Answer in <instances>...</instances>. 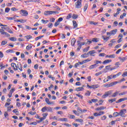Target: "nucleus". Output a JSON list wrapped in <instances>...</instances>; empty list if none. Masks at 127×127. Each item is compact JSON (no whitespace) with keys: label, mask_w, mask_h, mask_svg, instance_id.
I'll list each match as a JSON object with an SVG mask.
<instances>
[{"label":"nucleus","mask_w":127,"mask_h":127,"mask_svg":"<svg viewBox=\"0 0 127 127\" xmlns=\"http://www.w3.org/2000/svg\"><path fill=\"white\" fill-rule=\"evenodd\" d=\"M112 93H113L112 90L107 91L105 92L104 94L102 96V98H103V99H106V98L109 97L110 95H112Z\"/></svg>","instance_id":"1"},{"label":"nucleus","mask_w":127,"mask_h":127,"mask_svg":"<svg viewBox=\"0 0 127 127\" xmlns=\"http://www.w3.org/2000/svg\"><path fill=\"white\" fill-rule=\"evenodd\" d=\"M126 113H127L126 109H122L120 111V112L119 113V115H120L121 117H122V118H126L125 114Z\"/></svg>","instance_id":"2"},{"label":"nucleus","mask_w":127,"mask_h":127,"mask_svg":"<svg viewBox=\"0 0 127 127\" xmlns=\"http://www.w3.org/2000/svg\"><path fill=\"white\" fill-rule=\"evenodd\" d=\"M82 7V3L81 0H77L75 2V8H81Z\"/></svg>","instance_id":"3"},{"label":"nucleus","mask_w":127,"mask_h":127,"mask_svg":"<svg viewBox=\"0 0 127 127\" xmlns=\"http://www.w3.org/2000/svg\"><path fill=\"white\" fill-rule=\"evenodd\" d=\"M17 68L20 71H22V64L21 63L18 64L16 65V69H17Z\"/></svg>","instance_id":"4"},{"label":"nucleus","mask_w":127,"mask_h":127,"mask_svg":"<svg viewBox=\"0 0 127 127\" xmlns=\"http://www.w3.org/2000/svg\"><path fill=\"white\" fill-rule=\"evenodd\" d=\"M28 2H38V3H40L41 1L40 0H28Z\"/></svg>","instance_id":"5"},{"label":"nucleus","mask_w":127,"mask_h":127,"mask_svg":"<svg viewBox=\"0 0 127 127\" xmlns=\"http://www.w3.org/2000/svg\"><path fill=\"white\" fill-rule=\"evenodd\" d=\"M20 12H22V14H23L24 16H27V15H28V12L25 10H21Z\"/></svg>","instance_id":"6"},{"label":"nucleus","mask_w":127,"mask_h":127,"mask_svg":"<svg viewBox=\"0 0 127 127\" xmlns=\"http://www.w3.org/2000/svg\"><path fill=\"white\" fill-rule=\"evenodd\" d=\"M45 101L48 104V105H54V103L53 102H50L48 98H46L45 99Z\"/></svg>","instance_id":"7"},{"label":"nucleus","mask_w":127,"mask_h":127,"mask_svg":"<svg viewBox=\"0 0 127 127\" xmlns=\"http://www.w3.org/2000/svg\"><path fill=\"white\" fill-rule=\"evenodd\" d=\"M98 65H96L95 64H92L89 66V69L90 70H92V69H95V68H97V67H98Z\"/></svg>","instance_id":"8"},{"label":"nucleus","mask_w":127,"mask_h":127,"mask_svg":"<svg viewBox=\"0 0 127 127\" xmlns=\"http://www.w3.org/2000/svg\"><path fill=\"white\" fill-rule=\"evenodd\" d=\"M111 35H115L118 32V29H115L110 31Z\"/></svg>","instance_id":"9"},{"label":"nucleus","mask_w":127,"mask_h":127,"mask_svg":"<svg viewBox=\"0 0 127 127\" xmlns=\"http://www.w3.org/2000/svg\"><path fill=\"white\" fill-rule=\"evenodd\" d=\"M47 112H49L50 113H52L53 112V108L50 107H47Z\"/></svg>","instance_id":"10"},{"label":"nucleus","mask_w":127,"mask_h":127,"mask_svg":"<svg viewBox=\"0 0 127 127\" xmlns=\"http://www.w3.org/2000/svg\"><path fill=\"white\" fill-rule=\"evenodd\" d=\"M11 67H13L14 71H16V70H18L17 68H15V67H16V64H15V63H11Z\"/></svg>","instance_id":"11"},{"label":"nucleus","mask_w":127,"mask_h":127,"mask_svg":"<svg viewBox=\"0 0 127 127\" xmlns=\"http://www.w3.org/2000/svg\"><path fill=\"white\" fill-rule=\"evenodd\" d=\"M105 109H106V107H104V106H101L100 107H98L96 109V111H103V110H105Z\"/></svg>","instance_id":"12"},{"label":"nucleus","mask_w":127,"mask_h":127,"mask_svg":"<svg viewBox=\"0 0 127 127\" xmlns=\"http://www.w3.org/2000/svg\"><path fill=\"white\" fill-rule=\"evenodd\" d=\"M87 57H89V53L87 54H84L81 56V58H87Z\"/></svg>","instance_id":"13"},{"label":"nucleus","mask_w":127,"mask_h":127,"mask_svg":"<svg viewBox=\"0 0 127 127\" xmlns=\"http://www.w3.org/2000/svg\"><path fill=\"white\" fill-rule=\"evenodd\" d=\"M75 43H76V39L75 38H73L71 41V45L72 46H74L75 45Z\"/></svg>","instance_id":"14"},{"label":"nucleus","mask_w":127,"mask_h":127,"mask_svg":"<svg viewBox=\"0 0 127 127\" xmlns=\"http://www.w3.org/2000/svg\"><path fill=\"white\" fill-rule=\"evenodd\" d=\"M51 13H52L51 11H45L44 12V14L45 15H50L52 14Z\"/></svg>","instance_id":"15"},{"label":"nucleus","mask_w":127,"mask_h":127,"mask_svg":"<svg viewBox=\"0 0 127 127\" xmlns=\"http://www.w3.org/2000/svg\"><path fill=\"white\" fill-rule=\"evenodd\" d=\"M58 121L60 122H67L68 121V119L67 118H60L58 119Z\"/></svg>","instance_id":"16"},{"label":"nucleus","mask_w":127,"mask_h":127,"mask_svg":"<svg viewBox=\"0 0 127 127\" xmlns=\"http://www.w3.org/2000/svg\"><path fill=\"white\" fill-rule=\"evenodd\" d=\"M127 57H123V58H121L119 57V59H120V61H122V62H124L126 61V60L127 59Z\"/></svg>","instance_id":"17"},{"label":"nucleus","mask_w":127,"mask_h":127,"mask_svg":"<svg viewBox=\"0 0 127 127\" xmlns=\"http://www.w3.org/2000/svg\"><path fill=\"white\" fill-rule=\"evenodd\" d=\"M112 62V60H106L104 61L102 63L103 64H107L108 63H111Z\"/></svg>","instance_id":"18"},{"label":"nucleus","mask_w":127,"mask_h":127,"mask_svg":"<svg viewBox=\"0 0 127 127\" xmlns=\"http://www.w3.org/2000/svg\"><path fill=\"white\" fill-rule=\"evenodd\" d=\"M72 23L73 28H76L77 26H78V24H77V22H76V21H73Z\"/></svg>","instance_id":"19"},{"label":"nucleus","mask_w":127,"mask_h":127,"mask_svg":"<svg viewBox=\"0 0 127 127\" xmlns=\"http://www.w3.org/2000/svg\"><path fill=\"white\" fill-rule=\"evenodd\" d=\"M96 52H95V51H91L88 52V55L90 54V56H95L93 54H95Z\"/></svg>","instance_id":"20"},{"label":"nucleus","mask_w":127,"mask_h":127,"mask_svg":"<svg viewBox=\"0 0 127 127\" xmlns=\"http://www.w3.org/2000/svg\"><path fill=\"white\" fill-rule=\"evenodd\" d=\"M41 112H42V113H45V112H47V107L45 106L42 108Z\"/></svg>","instance_id":"21"},{"label":"nucleus","mask_w":127,"mask_h":127,"mask_svg":"<svg viewBox=\"0 0 127 127\" xmlns=\"http://www.w3.org/2000/svg\"><path fill=\"white\" fill-rule=\"evenodd\" d=\"M17 22H20L21 23H24V22H26V20H25L21 19L20 20H16Z\"/></svg>","instance_id":"22"},{"label":"nucleus","mask_w":127,"mask_h":127,"mask_svg":"<svg viewBox=\"0 0 127 127\" xmlns=\"http://www.w3.org/2000/svg\"><path fill=\"white\" fill-rule=\"evenodd\" d=\"M115 55H107L106 56V58H115Z\"/></svg>","instance_id":"23"},{"label":"nucleus","mask_w":127,"mask_h":127,"mask_svg":"<svg viewBox=\"0 0 127 127\" xmlns=\"http://www.w3.org/2000/svg\"><path fill=\"white\" fill-rule=\"evenodd\" d=\"M119 94V91H116V92H115L113 94L112 97H117V96H118Z\"/></svg>","instance_id":"24"},{"label":"nucleus","mask_w":127,"mask_h":127,"mask_svg":"<svg viewBox=\"0 0 127 127\" xmlns=\"http://www.w3.org/2000/svg\"><path fill=\"white\" fill-rule=\"evenodd\" d=\"M78 16H79V15L75 14H73L72 15V18H73V19H76V18H78Z\"/></svg>","instance_id":"25"},{"label":"nucleus","mask_w":127,"mask_h":127,"mask_svg":"<svg viewBox=\"0 0 127 127\" xmlns=\"http://www.w3.org/2000/svg\"><path fill=\"white\" fill-rule=\"evenodd\" d=\"M116 101H117V98H113L112 99H109L108 100V102H109V103H114V102H116Z\"/></svg>","instance_id":"26"},{"label":"nucleus","mask_w":127,"mask_h":127,"mask_svg":"<svg viewBox=\"0 0 127 127\" xmlns=\"http://www.w3.org/2000/svg\"><path fill=\"white\" fill-rule=\"evenodd\" d=\"M94 63L95 65H98V64H102V61H95Z\"/></svg>","instance_id":"27"},{"label":"nucleus","mask_w":127,"mask_h":127,"mask_svg":"<svg viewBox=\"0 0 127 127\" xmlns=\"http://www.w3.org/2000/svg\"><path fill=\"white\" fill-rule=\"evenodd\" d=\"M102 38L103 40H105V41H108V40H109V39H110V37H105V36H102Z\"/></svg>","instance_id":"28"},{"label":"nucleus","mask_w":127,"mask_h":127,"mask_svg":"<svg viewBox=\"0 0 127 127\" xmlns=\"http://www.w3.org/2000/svg\"><path fill=\"white\" fill-rule=\"evenodd\" d=\"M89 48H90L89 46L87 47L83 50V52H88V51H89Z\"/></svg>","instance_id":"29"},{"label":"nucleus","mask_w":127,"mask_h":127,"mask_svg":"<svg viewBox=\"0 0 127 127\" xmlns=\"http://www.w3.org/2000/svg\"><path fill=\"white\" fill-rule=\"evenodd\" d=\"M76 91H83L84 90V87H77L76 88Z\"/></svg>","instance_id":"30"},{"label":"nucleus","mask_w":127,"mask_h":127,"mask_svg":"<svg viewBox=\"0 0 127 127\" xmlns=\"http://www.w3.org/2000/svg\"><path fill=\"white\" fill-rule=\"evenodd\" d=\"M118 116H120L119 113L115 112L113 113V116L114 117V118H116V117H118Z\"/></svg>","instance_id":"31"},{"label":"nucleus","mask_w":127,"mask_h":127,"mask_svg":"<svg viewBox=\"0 0 127 127\" xmlns=\"http://www.w3.org/2000/svg\"><path fill=\"white\" fill-rule=\"evenodd\" d=\"M104 86L106 87V88H110V87H113V85H112V83H111L110 84H107Z\"/></svg>","instance_id":"32"},{"label":"nucleus","mask_w":127,"mask_h":127,"mask_svg":"<svg viewBox=\"0 0 127 127\" xmlns=\"http://www.w3.org/2000/svg\"><path fill=\"white\" fill-rule=\"evenodd\" d=\"M44 36H40L39 37H37V38H36L35 39V41H37V40H39V39H41V38H42V37H44Z\"/></svg>","instance_id":"33"},{"label":"nucleus","mask_w":127,"mask_h":127,"mask_svg":"<svg viewBox=\"0 0 127 127\" xmlns=\"http://www.w3.org/2000/svg\"><path fill=\"white\" fill-rule=\"evenodd\" d=\"M72 17V14L71 13H69L68 14V15L66 16V18L67 19H70V18H71Z\"/></svg>","instance_id":"34"},{"label":"nucleus","mask_w":127,"mask_h":127,"mask_svg":"<svg viewBox=\"0 0 127 127\" xmlns=\"http://www.w3.org/2000/svg\"><path fill=\"white\" fill-rule=\"evenodd\" d=\"M88 8V4H85L83 8L84 11H86Z\"/></svg>","instance_id":"35"},{"label":"nucleus","mask_w":127,"mask_h":127,"mask_svg":"<svg viewBox=\"0 0 127 127\" xmlns=\"http://www.w3.org/2000/svg\"><path fill=\"white\" fill-rule=\"evenodd\" d=\"M122 102H124L123 98L120 99L117 101H116V104H119V103H122Z\"/></svg>","instance_id":"36"},{"label":"nucleus","mask_w":127,"mask_h":127,"mask_svg":"<svg viewBox=\"0 0 127 127\" xmlns=\"http://www.w3.org/2000/svg\"><path fill=\"white\" fill-rule=\"evenodd\" d=\"M127 92H123L119 94V96H124V95H126L127 94Z\"/></svg>","instance_id":"37"},{"label":"nucleus","mask_w":127,"mask_h":127,"mask_svg":"<svg viewBox=\"0 0 127 127\" xmlns=\"http://www.w3.org/2000/svg\"><path fill=\"white\" fill-rule=\"evenodd\" d=\"M25 37L26 38V39H31V38H32V36L27 35V36H25Z\"/></svg>","instance_id":"38"},{"label":"nucleus","mask_w":127,"mask_h":127,"mask_svg":"<svg viewBox=\"0 0 127 127\" xmlns=\"http://www.w3.org/2000/svg\"><path fill=\"white\" fill-rule=\"evenodd\" d=\"M6 53H9L10 52L11 53H14V51H13V50H8L6 51Z\"/></svg>","instance_id":"39"},{"label":"nucleus","mask_w":127,"mask_h":127,"mask_svg":"<svg viewBox=\"0 0 127 127\" xmlns=\"http://www.w3.org/2000/svg\"><path fill=\"white\" fill-rule=\"evenodd\" d=\"M91 95V92L89 91H87L86 93H85V96H90Z\"/></svg>","instance_id":"40"},{"label":"nucleus","mask_w":127,"mask_h":127,"mask_svg":"<svg viewBox=\"0 0 127 127\" xmlns=\"http://www.w3.org/2000/svg\"><path fill=\"white\" fill-rule=\"evenodd\" d=\"M90 24H93V25H97L98 24V22H94V21H90Z\"/></svg>","instance_id":"41"},{"label":"nucleus","mask_w":127,"mask_h":127,"mask_svg":"<svg viewBox=\"0 0 127 127\" xmlns=\"http://www.w3.org/2000/svg\"><path fill=\"white\" fill-rule=\"evenodd\" d=\"M87 88H89V89H94V85H89V84H87Z\"/></svg>","instance_id":"42"},{"label":"nucleus","mask_w":127,"mask_h":127,"mask_svg":"<svg viewBox=\"0 0 127 127\" xmlns=\"http://www.w3.org/2000/svg\"><path fill=\"white\" fill-rule=\"evenodd\" d=\"M9 39L11 40V41H16V38L11 37L9 38Z\"/></svg>","instance_id":"43"},{"label":"nucleus","mask_w":127,"mask_h":127,"mask_svg":"<svg viewBox=\"0 0 127 127\" xmlns=\"http://www.w3.org/2000/svg\"><path fill=\"white\" fill-rule=\"evenodd\" d=\"M120 83V81H115L114 82H111V84L112 86H114V85H117V84H119Z\"/></svg>","instance_id":"44"},{"label":"nucleus","mask_w":127,"mask_h":127,"mask_svg":"<svg viewBox=\"0 0 127 127\" xmlns=\"http://www.w3.org/2000/svg\"><path fill=\"white\" fill-rule=\"evenodd\" d=\"M29 114L30 115H31V116H34V115H36V112H32V111H30Z\"/></svg>","instance_id":"45"},{"label":"nucleus","mask_w":127,"mask_h":127,"mask_svg":"<svg viewBox=\"0 0 127 127\" xmlns=\"http://www.w3.org/2000/svg\"><path fill=\"white\" fill-rule=\"evenodd\" d=\"M32 48V46L28 45L26 47V49H27V50H30Z\"/></svg>","instance_id":"46"},{"label":"nucleus","mask_w":127,"mask_h":127,"mask_svg":"<svg viewBox=\"0 0 127 127\" xmlns=\"http://www.w3.org/2000/svg\"><path fill=\"white\" fill-rule=\"evenodd\" d=\"M7 43V41H2L1 43V45H2V46L5 45V44H6Z\"/></svg>","instance_id":"47"},{"label":"nucleus","mask_w":127,"mask_h":127,"mask_svg":"<svg viewBox=\"0 0 127 127\" xmlns=\"http://www.w3.org/2000/svg\"><path fill=\"white\" fill-rule=\"evenodd\" d=\"M103 74V71H99L95 74V76H99V75H102Z\"/></svg>","instance_id":"48"},{"label":"nucleus","mask_w":127,"mask_h":127,"mask_svg":"<svg viewBox=\"0 0 127 127\" xmlns=\"http://www.w3.org/2000/svg\"><path fill=\"white\" fill-rule=\"evenodd\" d=\"M92 41H93V42H98L99 40H98V39L95 38L92 40Z\"/></svg>","instance_id":"49"},{"label":"nucleus","mask_w":127,"mask_h":127,"mask_svg":"<svg viewBox=\"0 0 127 127\" xmlns=\"http://www.w3.org/2000/svg\"><path fill=\"white\" fill-rule=\"evenodd\" d=\"M11 10H12V11H16L18 10V9H16L15 7H12Z\"/></svg>","instance_id":"50"},{"label":"nucleus","mask_w":127,"mask_h":127,"mask_svg":"<svg viewBox=\"0 0 127 127\" xmlns=\"http://www.w3.org/2000/svg\"><path fill=\"white\" fill-rule=\"evenodd\" d=\"M59 24H60V22H59V21H57V22H56L55 23V26H56V27L58 26V25H59Z\"/></svg>","instance_id":"51"},{"label":"nucleus","mask_w":127,"mask_h":127,"mask_svg":"<svg viewBox=\"0 0 127 127\" xmlns=\"http://www.w3.org/2000/svg\"><path fill=\"white\" fill-rule=\"evenodd\" d=\"M53 25V24H52V23H49L48 26L49 28H52Z\"/></svg>","instance_id":"52"},{"label":"nucleus","mask_w":127,"mask_h":127,"mask_svg":"<svg viewBox=\"0 0 127 127\" xmlns=\"http://www.w3.org/2000/svg\"><path fill=\"white\" fill-rule=\"evenodd\" d=\"M76 122H78V123H83V120L81 119H76Z\"/></svg>","instance_id":"53"},{"label":"nucleus","mask_w":127,"mask_h":127,"mask_svg":"<svg viewBox=\"0 0 127 127\" xmlns=\"http://www.w3.org/2000/svg\"><path fill=\"white\" fill-rule=\"evenodd\" d=\"M68 118H70V119H75V116L73 115H69Z\"/></svg>","instance_id":"54"},{"label":"nucleus","mask_w":127,"mask_h":127,"mask_svg":"<svg viewBox=\"0 0 127 127\" xmlns=\"http://www.w3.org/2000/svg\"><path fill=\"white\" fill-rule=\"evenodd\" d=\"M79 65H81V62H78V63L75 64V67L77 68Z\"/></svg>","instance_id":"55"},{"label":"nucleus","mask_w":127,"mask_h":127,"mask_svg":"<svg viewBox=\"0 0 127 127\" xmlns=\"http://www.w3.org/2000/svg\"><path fill=\"white\" fill-rule=\"evenodd\" d=\"M4 35H5V36H6L7 37H9V36H10V35H9V34H8L7 32H5V33H4Z\"/></svg>","instance_id":"56"},{"label":"nucleus","mask_w":127,"mask_h":127,"mask_svg":"<svg viewBox=\"0 0 127 127\" xmlns=\"http://www.w3.org/2000/svg\"><path fill=\"white\" fill-rule=\"evenodd\" d=\"M76 96H77V97H78L79 98H80V99H83V96L82 95L76 94Z\"/></svg>","instance_id":"57"},{"label":"nucleus","mask_w":127,"mask_h":127,"mask_svg":"<svg viewBox=\"0 0 127 127\" xmlns=\"http://www.w3.org/2000/svg\"><path fill=\"white\" fill-rule=\"evenodd\" d=\"M105 68L106 70H109L110 71V69H111V65L105 66Z\"/></svg>","instance_id":"58"},{"label":"nucleus","mask_w":127,"mask_h":127,"mask_svg":"<svg viewBox=\"0 0 127 127\" xmlns=\"http://www.w3.org/2000/svg\"><path fill=\"white\" fill-rule=\"evenodd\" d=\"M105 114V112L100 111L98 114V116H102V115H104Z\"/></svg>","instance_id":"59"},{"label":"nucleus","mask_w":127,"mask_h":127,"mask_svg":"<svg viewBox=\"0 0 127 127\" xmlns=\"http://www.w3.org/2000/svg\"><path fill=\"white\" fill-rule=\"evenodd\" d=\"M47 116H48V113H44V114H43V117L45 119H46Z\"/></svg>","instance_id":"60"},{"label":"nucleus","mask_w":127,"mask_h":127,"mask_svg":"<svg viewBox=\"0 0 127 127\" xmlns=\"http://www.w3.org/2000/svg\"><path fill=\"white\" fill-rule=\"evenodd\" d=\"M9 10H10V8H9L8 7H6L5 9V12H8L9 11Z\"/></svg>","instance_id":"61"},{"label":"nucleus","mask_w":127,"mask_h":127,"mask_svg":"<svg viewBox=\"0 0 127 127\" xmlns=\"http://www.w3.org/2000/svg\"><path fill=\"white\" fill-rule=\"evenodd\" d=\"M4 117L6 119L7 118V117H8V114H7V112H4Z\"/></svg>","instance_id":"62"},{"label":"nucleus","mask_w":127,"mask_h":127,"mask_svg":"<svg viewBox=\"0 0 127 127\" xmlns=\"http://www.w3.org/2000/svg\"><path fill=\"white\" fill-rule=\"evenodd\" d=\"M107 78L108 79V80H111V79H113V75L107 76Z\"/></svg>","instance_id":"63"},{"label":"nucleus","mask_w":127,"mask_h":127,"mask_svg":"<svg viewBox=\"0 0 127 127\" xmlns=\"http://www.w3.org/2000/svg\"><path fill=\"white\" fill-rule=\"evenodd\" d=\"M126 76H127V71L123 73V74H122V76H123V77H126Z\"/></svg>","instance_id":"64"}]
</instances>
